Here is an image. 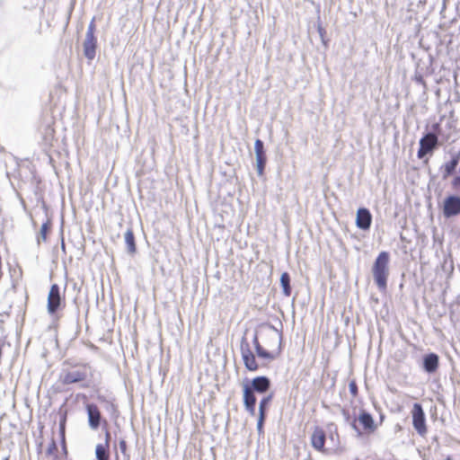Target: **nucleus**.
<instances>
[{
	"mask_svg": "<svg viewBox=\"0 0 460 460\" xmlns=\"http://www.w3.org/2000/svg\"><path fill=\"white\" fill-rule=\"evenodd\" d=\"M52 222L50 219H48L44 222L40 227V233L37 236V243L40 245L41 243H46L48 240V235L51 232Z\"/></svg>",
	"mask_w": 460,
	"mask_h": 460,
	"instance_id": "17",
	"label": "nucleus"
},
{
	"mask_svg": "<svg viewBox=\"0 0 460 460\" xmlns=\"http://www.w3.org/2000/svg\"><path fill=\"white\" fill-rule=\"evenodd\" d=\"M270 387V381L267 376L254 377L251 384H245L243 387V400L245 410L251 414H255L256 396L255 393H266Z\"/></svg>",
	"mask_w": 460,
	"mask_h": 460,
	"instance_id": "2",
	"label": "nucleus"
},
{
	"mask_svg": "<svg viewBox=\"0 0 460 460\" xmlns=\"http://www.w3.org/2000/svg\"><path fill=\"white\" fill-rule=\"evenodd\" d=\"M254 149L256 154L257 172L259 175H262L267 157L263 147V142L261 139H257L255 141Z\"/></svg>",
	"mask_w": 460,
	"mask_h": 460,
	"instance_id": "12",
	"label": "nucleus"
},
{
	"mask_svg": "<svg viewBox=\"0 0 460 460\" xmlns=\"http://www.w3.org/2000/svg\"><path fill=\"white\" fill-rule=\"evenodd\" d=\"M242 358L248 370L256 371L259 368L256 358L250 349H246L242 351Z\"/></svg>",
	"mask_w": 460,
	"mask_h": 460,
	"instance_id": "14",
	"label": "nucleus"
},
{
	"mask_svg": "<svg viewBox=\"0 0 460 460\" xmlns=\"http://www.w3.org/2000/svg\"><path fill=\"white\" fill-rule=\"evenodd\" d=\"M349 390L352 398H356L358 394V388L356 381L353 379L349 384Z\"/></svg>",
	"mask_w": 460,
	"mask_h": 460,
	"instance_id": "25",
	"label": "nucleus"
},
{
	"mask_svg": "<svg viewBox=\"0 0 460 460\" xmlns=\"http://www.w3.org/2000/svg\"><path fill=\"white\" fill-rule=\"evenodd\" d=\"M357 421L358 422L360 429H358L357 426H354V428L359 433L372 434L376 430L377 426L375 423L372 415L364 410L359 411Z\"/></svg>",
	"mask_w": 460,
	"mask_h": 460,
	"instance_id": "10",
	"label": "nucleus"
},
{
	"mask_svg": "<svg viewBox=\"0 0 460 460\" xmlns=\"http://www.w3.org/2000/svg\"><path fill=\"white\" fill-rule=\"evenodd\" d=\"M423 367L428 373L437 371L438 367V356L435 353H429L424 357Z\"/></svg>",
	"mask_w": 460,
	"mask_h": 460,
	"instance_id": "15",
	"label": "nucleus"
},
{
	"mask_svg": "<svg viewBox=\"0 0 460 460\" xmlns=\"http://www.w3.org/2000/svg\"><path fill=\"white\" fill-rule=\"evenodd\" d=\"M55 134L56 130L52 123L51 125L46 126L43 138L48 144L51 145V142L55 137Z\"/></svg>",
	"mask_w": 460,
	"mask_h": 460,
	"instance_id": "23",
	"label": "nucleus"
},
{
	"mask_svg": "<svg viewBox=\"0 0 460 460\" xmlns=\"http://www.w3.org/2000/svg\"><path fill=\"white\" fill-rule=\"evenodd\" d=\"M372 223V215L367 208H360L357 211L356 225L359 229L368 230Z\"/></svg>",
	"mask_w": 460,
	"mask_h": 460,
	"instance_id": "13",
	"label": "nucleus"
},
{
	"mask_svg": "<svg viewBox=\"0 0 460 460\" xmlns=\"http://www.w3.org/2000/svg\"><path fill=\"white\" fill-rule=\"evenodd\" d=\"M98 399L101 402H107L114 412L118 411L117 405L113 402L106 400L103 396H99Z\"/></svg>",
	"mask_w": 460,
	"mask_h": 460,
	"instance_id": "26",
	"label": "nucleus"
},
{
	"mask_svg": "<svg viewBox=\"0 0 460 460\" xmlns=\"http://www.w3.org/2000/svg\"><path fill=\"white\" fill-rule=\"evenodd\" d=\"M65 365H68L67 367L62 368L58 375V384L61 386H68L74 384H81L82 387H88V384L85 382L89 377L90 366L86 363H75L68 364L65 362Z\"/></svg>",
	"mask_w": 460,
	"mask_h": 460,
	"instance_id": "1",
	"label": "nucleus"
},
{
	"mask_svg": "<svg viewBox=\"0 0 460 460\" xmlns=\"http://www.w3.org/2000/svg\"><path fill=\"white\" fill-rule=\"evenodd\" d=\"M434 129H438L439 128V125L438 124H436L433 126Z\"/></svg>",
	"mask_w": 460,
	"mask_h": 460,
	"instance_id": "32",
	"label": "nucleus"
},
{
	"mask_svg": "<svg viewBox=\"0 0 460 460\" xmlns=\"http://www.w3.org/2000/svg\"><path fill=\"white\" fill-rule=\"evenodd\" d=\"M442 213L446 218L460 215V197L456 195L446 197L442 205Z\"/></svg>",
	"mask_w": 460,
	"mask_h": 460,
	"instance_id": "8",
	"label": "nucleus"
},
{
	"mask_svg": "<svg viewBox=\"0 0 460 460\" xmlns=\"http://www.w3.org/2000/svg\"><path fill=\"white\" fill-rule=\"evenodd\" d=\"M445 460H452L450 456H447Z\"/></svg>",
	"mask_w": 460,
	"mask_h": 460,
	"instance_id": "33",
	"label": "nucleus"
},
{
	"mask_svg": "<svg viewBox=\"0 0 460 460\" xmlns=\"http://www.w3.org/2000/svg\"><path fill=\"white\" fill-rule=\"evenodd\" d=\"M109 440H110V433L106 432V441L105 444H98L95 448V455L97 460H109Z\"/></svg>",
	"mask_w": 460,
	"mask_h": 460,
	"instance_id": "16",
	"label": "nucleus"
},
{
	"mask_svg": "<svg viewBox=\"0 0 460 460\" xmlns=\"http://www.w3.org/2000/svg\"><path fill=\"white\" fill-rule=\"evenodd\" d=\"M65 303V298L60 295V288L58 284H52L48 295V312L51 314H55L61 304Z\"/></svg>",
	"mask_w": 460,
	"mask_h": 460,
	"instance_id": "9",
	"label": "nucleus"
},
{
	"mask_svg": "<svg viewBox=\"0 0 460 460\" xmlns=\"http://www.w3.org/2000/svg\"><path fill=\"white\" fill-rule=\"evenodd\" d=\"M412 426L416 432L422 438L428 434V426L424 410L420 403H414L411 410Z\"/></svg>",
	"mask_w": 460,
	"mask_h": 460,
	"instance_id": "5",
	"label": "nucleus"
},
{
	"mask_svg": "<svg viewBox=\"0 0 460 460\" xmlns=\"http://www.w3.org/2000/svg\"><path fill=\"white\" fill-rule=\"evenodd\" d=\"M265 418H266V414L261 415V412H259V420H258V424H257L259 431H261L262 429V426H263Z\"/></svg>",
	"mask_w": 460,
	"mask_h": 460,
	"instance_id": "28",
	"label": "nucleus"
},
{
	"mask_svg": "<svg viewBox=\"0 0 460 460\" xmlns=\"http://www.w3.org/2000/svg\"><path fill=\"white\" fill-rule=\"evenodd\" d=\"M458 162H459V155H456L452 157V159L450 161L447 162L443 165L444 178H447L455 172L456 168L458 164Z\"/></svg>",
	"mask_w": 460,
	"mask_h": 460,
	"instance_id": "18",
	"label": "nucleus"
},
{
	"mask_svg": "<svg viewBox=\"0 0 460 460\" xmlns=\"http://www.w3.org/2000/svg\"><path fill=\"white\" fill-rule=\"evenodd\" d=\"M272 399H273L272 394H270L261 398V400L260 401V405H259V412H261V415L266 414L267 408H268L269 404L271 402Z\"/></svg>",
	"mask_w": 460,
	"mask_h": 460,
	"instance_id": "22",
	"label": "nucleus"
},
{
	"mask_svg": "<svg viewBox=\"0 0 460 460\" xmlns=\"http://www.w3.org/2000/svg\"><path fill=\"white\" fill-rule=\"evenodd\" d=\"M125 243L127 245L128 252L130 254H134L137 251L136 242H135V235L134 232L131 228H128L125 233Z\"/></svg>",
	"mask_w": 460,
	"mask_h": 460,
	"instance_id": "19",
	"label": "nucleus"
},
{
	"mask_svg": "<svg viewBox=\"0 0 460 460\" xmlns=\"http://www.w3.org/2000/svg\"><path fill=\"white\" fill-rule=\"evenodd\" d=\"M390 255L387 252H381L372 266V274L378 289L385 292L389 277Z\"/></svg>",
	"mask_w": 460,
	"mask_h": 460,
	"instance_id": "4",
	"label": "nucleus"
},
{
	"mask_svg": "<svg viewBox=\"0 0 460 460\" xmlns=\"http://www.w3.org/2000/svg\"><path fill=\"white\" fill-rule=\"evenodd\" d=\"M85 410L88 415V424L92 429H97L100 426H108L106 419L102 418V412L98 405L95 403H87Z\"/></svg>",
	"mask_w": 460,
	"mask_h": 460,
	"instance_id": "6",
	"label": "nucleus"
},
{
	"mask_svg": "<svg viewBox=\"0 0 460 460\" xmlns=\"http://www.w3.org/2000/svg\"><path fill=\"white\" fill-rule=\"evenodd\" d=\"M45 456L47 460H59L58 445L53 438L45 451Z\"/></svg>",
	"mask_w": 460,
	"mask_h": 460,
	"instance_id": "20",
	"label": "nucleus"
},
{
	"mask_svg": "<svg viewBox=\"0 0 460 460\" xmlns=\"http://www.w3.org/2000/svg\"><path fill=\"white\" fill-rule=\"evenodd\" d=\"M256 352L259 357L266 358V359H273L275 356L269 352L268 350L264 349L259 342H256Z\"/></svg>",
	"mask_w": 460,
	"mask_h": 460,
	"instance_id": "24",
	"label": "nucleus"
},
{
	"mask_svg": "<svg viewBox=\"0 0 460 460\" xmlns=\"http://www.w3.org/2000/svg\"><path fill=\"white\" fill-rule=\"evenodd\" d=\"M119 449L124 456H128V446L126 440L121 439L119 441Z\"/></svg>",
	"mask_w": 460,
	"mask_h": 460,
	"instance_id": "27",
	"label": "nucleus"
},
{
	"mask_svg": "<svg viewBox=\"0 0 460 460\" xmlns=\"http://www.w3.org/2000/svg\"><path fill=\"white\" fill-rule=\"evenodd\" d=\"M438 138L435 133H427L420 140V147L417 153L419 158H422L438 146Z\"/></svg>",
	"mask_w": 460,
	"mask_h": 460,
	"instance_id": "11",
	"label": "nucleus"
},
{
	"mask_svg": "<svg viewBox=\"0 0 460 460\" xmlns=\"http://www.w3.org/2000/svg\"><path fill=\"white\" fill-rule=\"evenodd\" d=\"M319 32L323 36L325 31L323 28H319Z\"/></svg>",
	"mask_w": 460,
	"mask_h": 460,
	"instance_id": "31",
	"label": "nucleus"
},
{
	"mask_svg": "<svg viewBox=\"0 0 460 460\" xmlns=\"http://www.w3.org/2000/svg\"><path fill=\"white\" fill-rule=\"evenodd\" d=\"M61 438H62V443H63V449H64L65 455H66V439H65V427H64V425L61 426Z\"/></svg>",
	"mask_w": 460,
	"mask_h": 460,
	"instance_id": "29",
	"label": "nucleus"
},
{
	"mask_svg": "<svg viewBox=\"0 0 460 460\" xmlns=\"http://www.w3.org/2000/svg\"><path fill=\"white\" fill-rule=\"evenodd\" d=\"M280 283L283 288V293L286 296L291 295L290 277L288 272H284L280 277Z\"/></svg>",
	"mask_w": 460,
	"mask_h": 460,
	"instance_id": "21",
	"label": "nucleus"
},
{
	"mask_svg": "<svg viewBox=\"0 0 460 460\" xmlns=\"http://www.w3.org/2000/svg\"><path fill=\"white\" fill-rule=\"evenodd\" d=\"M326 439L324 430L320 427H315L311 435V445L316 451L327 455L337 454L341 451L340 435L337 430L329 434L327 447H325Z\"/></svg>",
	"mask_w": 460,
	"mask_h": 460,
	"instance_id": "3",
	"label": "nucleus"
},
{
	"mask_svg": "<svg viewBox=\"0 0 460 460\" xmlns=\"http://www.w3.org/2000/svg\"><path fill=\"white\" fill-rule=\"evenodd\" d=\"M452 185L454 188H457L460 185V176H456L453 179Z\"/></svg>",
	"mask_w": 460,
	"mask_h": 460,
	"instance_id": "30",
	"label": "nucleus"
},
{
	"mask_svg": "<svg viewBox=\"0 0 460 460\" xmlns=\"http://www.w3.org/2000/svg\"><path fill=\"white\" fill-rule=\"evenodd\" d=\"M94 31H95V25H94V22H92L89 24V27H88V30L86 32V38L84 42V56L90 60H93L95 58V54H96L97 40L94 36Z\"/></svg>",
	"mask_w": 460,
	"mask_h": 460,
	"instance_id": "7",
	"label": "nucleus"
}]
</instances>
